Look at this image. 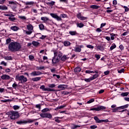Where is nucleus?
I'll return each instance as SVG.
<instances>
[{"instance_id": "f257e3e1", "label": "nucleus", "mask_w": 129, "mask_h": 129, "mask_svg": "<svg viewBox=\"0 0 129 129\" xmlns=\"http://www.w3.org/2000/svg\"><path fill=\"white\" fill-rule=\"evenodd\" d=\"M21 44L17 42H12L8 46V49L11 52H18V51L21 50Z\"/></svg>"}, {"instance_id": "f03ea898", "label": "nucleus", "mask_w": 129, "mask_h": 129, "mask_svg": "<svg viewBox=\"0 0 129 129\" xmlns=\"http://www.w3.org/2000/svg\"><path fill=\"white\" fill-rule=\"evenodd\" d=\"M7 114L11 119H17V118H19L20 117V115H19V112L12 111H10L7 113Z\"/></svg>"}, {"instance_id": "7ed1b4c3", "label": "nucleus", "mask_w": 129, "mask_h": 129, "mask_svg": "<svg viewBox=\"0 0 129 129\" xmlns=\"http://www.w3.org/2000/svg\"><path fill=\"white\" fill-rule=\"evenodd\" d=\"M27 29L28 30L24 31V33H26L27 35H31L34 32V27L30 23L27 25Z\"/></svg>"}, {"instance_id": "20e7f679", "label": "nucleus", "mask_w": 129, "mask_h": 129, "mask_svg": "<svg viewBox=\"0 0 129 129\" xmlns=\"http://www.w3.org/2000/svg\"><path fill=\"white\" fill-rule=\"evenodd\" d=\"M50 15L52 18L55 19L57 21H62V19L61 18H66V17H67V15L66 14H61L60 17L57 15V14L54 13H50Z\"/></svg>"}, {"instance_id": "39448f33", "label": "nucleus", "mask_w": 129, "mask_h": 129, "mask_svg": "<svg viewBox=\"0 0 129 129\" xmlns=\"http://www.w3.org/2000/svg\"><path fill=\"white\" fill-rule=\"evenodd\" d=\"M16 81H20L21 83H24V82H27V81H28V79L24 76H20L18 75L16 76Z\"/></svg>"}, {"instance_id": "423d86ee", "label": "nucleus", "mask_w": 129, "mask_h": 129, "mask_svg": "<svg viewBox=\"0 0 129 129\" xmlns=\"http://www.w3.org/2000/svg\"><path fill=\"white\" fill-rule=\"evenodd\" d=\"M40 116L41 117L47 118H52V115L49 113H42L40 114Z\"/></svg>"}, {"instance_id": "0eeeda50", "label": "nucleus", "mask_w": 129, "mask_h": 129, "mask_svg": "<svg viewBox=\"0 0 129 129\" xmlns=\"http://www.w3.org/2000/svg\"><path fill=\"white\" fill-rule=\"evenodd\" d=\"M53 53L54 57H58L59 59L62 57V54L61 51L58 50H54Z\"/></svg>"}, {"instance_id": "6e6552de", "label": "nucleus", "mask_w": 129, "mask_h": 129, "mask_svg": "<svg viewBox=\"0 0 129 129\" xmlns=\"http://www.w3.org/2000/svg\"><path fill=\"white\" fill-rule=\"evenodd\" d=\"M106 107L103 106H99L97 107L92 108H91V110H96V111H99L100 110H103V109H105Z\"/></svg>"}, {"instance_id": "1a4fd4ad", "label": "nucleus", "mask_w": 129, "mask_h": 129, "mask_svg": "<svg viewBox=\"0 0 129 129\" xmlns=\"http://www.w3.org/2000/svg\"><path fill=\"white\" fill-rule=\"evenodd\" d=\"M84 48V46L83 45H76L75 47V52H81V48Z\"/></svg>"}, {"instance_id": "9d476101", "label": "nucleus", "mask_w": 129, "mask_h": 129, "mask_svg": "<svg viewBox=\"0 0 129 129\" xmlns=\"http://www.w3.org/2000/svg\"><path fill=\"white\" fill-rule=\"evenodd\" d=\"M40 89H42L43 91H55V89H51L50 88H45V86L42 85L40 87Z\"/></svg>"}, {"instance_id": "9b49d317", "label": "nucleus", "mask_w": 129, "mask_h": 129, "mask_svg": "<svg viewBox=\"0 0 129 129\" xmlns=\"http://www.w3.org/2000/svg\"><path fill=\"white\" fill-rule=\"evenodd\" d=\"M42 74H43V73L40 71H33L30 73L31 76H39L42 75Z\"/></svg>"}, {"instance_id": "f8f14e48", "label": "nucleus", "mask_w": 129, "mask_h": 129, "mask_svg": "<svg viewBox=\"0 0 129 129\" xmlns=\"http://www.w3.org/2000/svg\"><path fill=\"white\" fill-rule=\"evenodd\" d=\"M77 17L79 20H81V21H85V20H87V17H84L82 16L81 13H79L77 14Z\"/></svg>"}, {"instance_id": "ddd939ff", "label": "nucleus", "mask_w": 129, "mask_h": 129, "mask_svg": "<svg viewBox=\"0 0 129 129\" xmlns=\"http://www.w3.org/2000/svg\"><path fill=\"white\" fill-rule=\"evenodd\" d=\"M1 79H3V80H10L11 77L8 75L4 74L1 76Z\"/></svg>"}, {"instance_id": "4468645a", "label": "nucleus", "mask_w": 129, "mask_h": 129, "mask_svg": "<svg viewBox=\"0 0 129 129\" xmlns=\"http://www.w3.org/2000/svg\"><path fill=\"white\" fill-rule=\"evenodd\" d=\"M59 57H56V56H54V57L52 59V63L53 65L57 64L59 62Z\"/></svg>"}, {"instance_id": "2eb2a0df", "label": "nucleus", "mask_w": 129, "mask_h": 129, "mask_svg": "<svg viewBox=\"0 0 129 129\" xmlns=\"http://www.w3.org/2000/svg\"><path fill=\"white\" fill-rule=\"evenodd\" d=\"M8 3L9 5L14 6V9H16V8H17L18 3L16 1H9Z\"/></svg>"}, {"instance_id": "dca6fc26", "label": "nucleus", "mask_w": 129, "mask_h": 129, "mask_svg": "<svg viewBox=\"0 0 129 129\" xmlns=\"http://www.w3.org/2000/svg\"><path fill=\"white\" fill-rule=\"evenodd\" d=\"M68 86L67 85H59L57 86V88H59L61 90H64V89L67 88Z\"/></svg>"}, {"instance_id": "f3484780", "label": "nucleus", "mask_w": 129, "mask_h": 129, "mask_svg": "<svg viewBox=\"0 0 129 129\" xmlns=\"http://www.w3.org/2000/svg\"><path fill=\"white\" fill-rule=\"evenodd\" d=\"M62 118L63 117H55L54 119L56 122H57V123H60L61 122V120H60V119H62Z\"/></svg>"}, {"instance_id": "a211bd4d", "label": "nucleus", "mask_w": 129, "mask_h": 129, "mask_svg": "<svg viewBox=\"0 0 129 129\" xmlns=\"http://www.w3.org/2000/svg\"><path fill=\"white\" fill-rule=\"evenodd\" d=\"M0 10L2 11H7L8 10V7L6 5H1L0 6Z\"/></svg>"}, {"instance_id": "6ab92c4d", "label": "nucleus", "mask_w": 129, "mask_h": 129, "mask_svg": "<svg viewBox=\"0 0 129 129\" xmlns=\"http://www.w3.org/2000/svg\"><path fill=\"white\" fill-rule=\"evenodd\" d=\"M11 30H12V31L16 32L19 30V27H17L16 26H12L11 27Z\"/></svg>"}, {"instance_id": "aec40b11", "label": "nucleus", "mask_w": 129, "mask_h": 129, "mask_svg": "<svg viewBox=\"0 0 129 129\" xmlns=\"http://www.w3.org/2000/svg\"><path fill=\"white\" fill-rule=\"evenodd\" d=\"M41 80V77H35L32 79V81L34 82H36L37 81H40Z\"/></svg>"}, {"instance_id": "412c9836", "label": "nucleus", "mask_w": 129, "mask_h": 129, "mask_svg": "<svg viewBox=\"0 0 129 129\" xmlns=\"http://www.w3.org/2000/svg\"><path fill=\"white\" fill-rule=\"evenodd\" d=\"M16 123H17L18 124H23V123H27V121L26 120H19V121H17L16 122Z\"/></svg>"}, {"instance_id": "4be33fe9", "label": "nucleus", "mask_w": 129, "mask_h": 129, "mask_svg": "<svg viewBox=\"0 0 129 129\" xmlns=\"http://www.w3.org/2000/svg\"><path fill=\"white\" fill-rule=\"evenodd\" d=\"M110 35L111 40H112V41H113V40H114V39H115L116 38L115 36H116V34L114 33H110Z\"/></svg>"}, {"instance_id": "5701e85b", "label": "nucleus", "mask_w": 129, "mask_h": 129, "mask_svg": "<svg viewBox=\"0 0 129 129\" xmlns=\"http://www.w3.org/2000/svg\"><path fill=\"white\" fill-rule=\"evenodd\" d=\"M80 71H81L80 67H77L74 69V72H75V73H79Z\"/></svg>"}, {"instance_id": "b1692460", "label": "nucleus", "mask_w": 129, "mask_h": 129, "mask_svg": "<svg viewBox=\"0 0 129 129\" xmlns=\"http://www.w3.org/2000/svg\"><path fill=\"white\" fill-rule=\"evenodd\" d=\"M55 2L54 1L46 3V5H47L48 6H50V7L52 6H55Z\"/></svg>"}, {"instance_id": "393cba45", "label": "nucleus", "mask_w": 129, "mask_h": 129, "mask_svg": "<svg viewBox=\"0 0 129 129\" xmlns=\"http://www.w3.org/2000/svg\"><path fill=\"white\" fill-rule=\"evenodd\" d=\"M94 118L96 121V122H97L98 123H101V120L99 119L97 116H95Z\"/></svg>"}, {"instance_id": "a878e982", "label": "nucleus", "mask_w": 129, "mask_h": 129, "mask_svg": "<svg viewBox=\"0 0 129 129\" xmlns=\"http://www.w3.org/2000/svg\"><path fill=\"white\" fill-rule=\"evenodd\" d=\"M128 107V104H126L123 106L118 107L119 109H124V108H127Z\"/></svg>"}, {"instance_id": "bb28decb", "label": "nucleus", "mask_w": 129, "mask_h": 129, "mask_svg": "<svg viewBox=\"0 0 129 129\" xmlns=\"http://www.w3.org/2000/svg\"><path fill=\"white\" fill-rule=\"evenodd\" d=\"M71 44V43H70V42L68 41H65L63 43V45L66 47H68V46H70Z\"/></svg>"}, {"instance_id": "cd10ccee", "label": "nucleus", "mask_w": 129, "mask_h": 129, "mask_svg": "<svg viewBox=\"0 0 129 129\" xmlns=\"http://www.w3.org/2000/svg\"><path fill=\"white\" fill-rule=\"evenodd\" d=\"M41 20L43 21V22H47V21H49V18L47 17H42Z\"/></svg>"}, {"instance_id": "c85d7f7f", "label": "nucleus", "mask_w": 129, "mask_h": 129, "mask_svg": "<svg viewBox=\"0 0 129 129\" xmlns=\"http://www.w3.org/2000/svg\"><path fill=\"white\" fill-rule=\"evenodd\" d=\"M90 8L91 9H95V10H97V9H99V8H100V7H99L97 5H91L90 6Z\"/></svg>"}, {"instance_id": "c756f323", "label": "nucleus", "mask_w": 129, "mask_h": 129, "mask_svg": "<svg viewBox=\"0 0 129 129\" xmlns=\"http://www.w3.org/2000/svg\"><path fill=\"white\" fill-rule=\"evenodd\" d=\"M97 49L98 50H99V51H104V48H103V46H98L97 47Z\"/></svg>"}, {"instance_id": "7c9ffc66", "label": "nucleus", "mask_w": 129, "mask_h": 129, "mask_svg": "<svg viewBox=\"0 0 129 129\" xmlns=\"http://www.w3.org/2000/svg\"><path fill=\"white\" fill-rule=\"evenodd\" d=\"M32 45H33L35 47H38L39 46V42L37 41H32Z\"/></svg>"}, {"instance_id": "2f4dec72", "label": "nucleus", "mask_w": 129, "mask_h": 129, "mask_svg": "<svg viewBox=\"0 0 129 129\" xmlns=\"http://www.w3.org/2000/svg\"><path fill=\"white\" fill-rule=\"evenodd\" d=\"M25 5L26 6H32V5H34V2H25Z\"/></svg>"}, {"instance_id": "473e14b6", "label": "nucleus", "mask_w": 129, "mask_h": 129, "mask_svg": "<svg viewBox=\"0 0 129 129\" xmlns=\"http://www.w3.org/2000/svg\"><path fill=\"white\" fill-rule=\"evenodd\" d=\"M115 48H116V45H115V44L114 43H113L111 46L110 49L111 51H112V50H113V49H115Z\"/></svg>"}, {"instance_id": "72a5a7b5", "label": "nucleus", "mask_w": 129, "mask_h": 129, "mask_svg": "<svg viewBox=\"0 0 129 129\" xmlns=\"http://www.w3.org/2000/svg\"><path fill=\"white\" fill-rule=\"evenodd\" d=\"M4 16L6 17H14V15H13L12 13H5L4 14Z\"/></svg>"}, {"instance_id": "f704fd0d", "label": "nucleus", "mask_w": 129, "mask_h": 129, "mask_svg": "<svg viewBox=\"0 0 129 129\" xmlns=\"http://www.w3.org/2000/svg\"><path fill=\"white\" fill-rule=\"evenodd\" d=\"M77 26L79 28H83V27H84V24L83 23H78Z\"/></svg>"}, {"instance_id": "c9c22d12", "label": "nucleus", "mask_w": 129, "mask_h": 129, "mask_svg": "<svg viewBox=\"0 0 129 129\" xmlns=\"http://www.w3.org/2000/svg\"><path fill=\"white\" fill-rule=\"evenodd\" d=\"M69 34L71 36H75L77 33H76V31H69Z\"/></svg>"}, {"instance_id": "e433bc0d", "label": "nucleus", "mask_w": 129, "mask_h": 129, "mask_svg": "<svg viewBox=\"0 0 129 129\" xmlns=\"http://www.w3.org/2000/svg\"><path fill=\"white\" fill-rule=\"evenodd\" d=\"M69 58L66 55H63L61 58V61H66Z\"/></svg>"}, {"instance_id": "4c0bfd02", "label": "nucleus", "mask_w": 129, "mask_h": 129, "mask_svg": "<svg viewBox=\"0 0 129 129\" xmlns=\"http://www.w3.org/2000/svg\"><path fill=\"white\" fill-rule=\"evenodd\" d=\"M128 94H129V93L126 92H123V93H122L121 94V96L124 97V96H127V95H128Z\"/></svg>"}, {"instance_id": "58836bf2", "label": "nucleus", "mask_w": 129, "mask_h": 129, "mask_svg": "<svg viewBox=\"0 0 129 129\" xmlns=\"http://www.w3.org/2000/svg\"><path fill=\"white\" fill-rule=\"evenodd\" d=\"M39 28L41 31H43V30H44V25L42 24H39Z\"/></svg>"}, {"instance_id": "ea45409f", "label": "nucleus", "mask_w": 129, "mask_h": 129, "mask_svg": "<svg viewBox=\"0 0 129 129\" xmlns=\"http://www.w3.org/2000/svg\"><path fill=\"white\" fill-rule=\"evenodd\" d=\"M4 59L5 60H12V56H5L4 57Z\"/></svg>"}, {"instance_id": "a19ab883", "label": "nucleus", "mask_w": 129, "mask_h": 129, "mask_svg": "<svg viewBox=\"0 0 129 129\" xmlns=\"http://www.w3.org/2000/svg\"><path fill=\"white\" fill-rule=\"evenodd\" d=\"M20 108V106L18 105H14L13 106V109H14V110H17L18 109H19Z\"/></svg>"}, {"instance_id": "79ce46f5", "label": "nucleus", "mask_w": 129, "mask_h": 129, "mask_svg": "<svg viewBox=\"0 0 129 129\" xmlns=\"http://www.w3.org/2000/svg\"><path fill=\"white\" fill-rule=\"evenodd\" d=\"M77 127H81V126L78 125L74 124L73 126L72 127V129L77 128Z\"/></svg>"}, {"instance_id": "37998d69", "label": "nucleus", "mask_w": 129, "mask_h": 129, "mask_svg": "<svg viewBox=\"0 0 129 129\" xmlns=\"http://www.w3.org/2000/svg\"><path fill=\"white\" fill-rule=\"evenodd\" d=\"M19 19L21 20H23V21H25L26 20L27 18H26L25 16H19Z\"/></svg>"}, {"instance_id": "c03bdc74", "label": "nucleus", "mask_w": 129, "mask_h": 129, "mask_svg": "<svg viewBox=\"0 0 129 129\" xmlns=\"http://www.w3.org/2000/svg\"><path fill=\"white\" fill-rule=\"evenodd\" d=\"M84 80L86 82H90V81H92V79H91V78L85 79Z\"/></svg>"}, {"instance_id": "a18cd8bd", "label": "nucleus", "mask_w": 129, "mask_h": 129, "mask_svg": "<svg viewBox=\"0 0 129 129\" xmlns=\"http://www.w3.org/2000/svg\"><path fill=\"white\" fill-rule=\"evenodd\" d=\"M55 85L54 84H49L48 85V87H49V88H54V87H55Z\"/></svg>"}, {"instance_id": "49530a36", "label": "nucleus", "mask_w": 129, "mask_h": 129, "mask_svg": "<svg viewBox=\"0 0 129 129\" xmlns=\"http://www.w3.org/2000/svg\"><path fill=\"white\" fill-rule=\"evenodd\" d=\"M12 87H13V88H14L15 89H16V88H17V87H18V84H17V83L15 82L13 85Z\"/></svg>"}, {"instance_id": "de8ad7c7", "label": "nucleus", "mask_w": 129, "mask_h": 129, "mask_svg": "<svg viewBox=\"0 0 129 129\" xmlns=\"http://www.w3.org/2000/svg\"><path fill=\"white\" fill-rule=\"evenodd\" d=\"M92 102H94V99H91L90 100L87 102V103L90 104L92 103Z\"/></svg>"}, {"instance_id": "09e8293b", "label": "nucleus", "mask_w": 129, "mask_h": 129, "mask_svg": "<svg viewBox=\"0 0 129 129\" xmlns=\"http://www.w3.org/2000/svg\"><path fill=\"white\" fill-rule=\"evenodd\" d=\"M0 64L1 65H4V66H7L8 65V63L5 62V61H2Z\"/></svg>"}, {"instance_id": "8fccbe9b", "label": "nucleus", "mask_w": 129, "mask_h": 129, "mask_svg": "<svg viewBox=\"0 0 129 129\" xmlns=\"http://www.w3.org/2000/svg\"><path fill=\"white\" fill-rule=\"evenodd\" d=\"M105 39L107 40L108 42H110V40H111V38L109 36H106L105 37Z\"/></svg>"}, {"instance_id": "3c124183", "label": "nucleus", "mask_w": 129, "mask_h": 129, "mask_svg": "<svg viewBox=\"0 0 129 129\" xmlns=\"http://www.w3.org/2000/svg\"><path fill=\"white\" fill-rule=\"evenodd\" d=\"M44 68H45V67H36L37 70H43V69H44Z\"/></svg>"}, {"instance_id": "603ef678", "label": "nucleus", "mask_w": 129, "mask_h": 129, "mask_svg": "<svg viewBox=\"0 0 129 129\" xmlns=\"http://www.w3.org/2000/svg\"><path fill=\"white\" fill-rule=\"evenodd\" d=\"M29 60H30V61H33V60H34V56H33L32 55H30L29 56Z\"/></svg>"}, {"instance_id": "864d4df0", "label": "nucleus", "mask_w": 129, "mask_h": 129, "mask_svg": "<svg viewBox=\"0 0 129 129\" xmlns=\"http://www.w3.org/2000/svg\"><path fill=\"white\" fill-rule=\"evenodd\" d=\"M9 20L10 21H12V22H14V21H16V18L15 17H10L9 18Z\"/></svg>"}, {"instance_id": "5fc2aeb1", "label": "nucleus", "mask_w": 129, "mask_h": 129, "mask_svg": "<svg viewBox=\"0 0 129 129\" xmlns=\"http://www.w3.org/2000/svg\"><path fill=\"white\" fill-rule=\"evenodd\" d=\"M118 109H119L118 107L117 108H115L112 109V112H116L117 111V110H118Z\"/></svg>"}, {"instance_id": "6e6d98bb", "label": "nucleus", "mask_w": 129, "mask_h": 129, "mask_svg": "<svg viewBox=\"0 0 129 129\" xmlns=\"http://www.w3.org/2000/svg\"><path fill=\"white\" fill-rule=\"evenodd\" d=\"M90 128L91 129H95V128H97V126L95 125H92L90 126Z\"/></svg>"}, {"instance_id": "4d7b16f0", "label": "nucleus", "mask_w": 129, "mask_h": 129, "mask_svg": "<svg viewBox=\"0 0 129 129\" xmlns=\"http://www.w3.org/2000/svg\"><path fill=\"white\" fill-rule=\"evenodd\" d=\"M92 80H94V79L97 78V75H94L93 77H91Z\"/></svg>"}, {"instance_id": "13d9d810", "label": "nucleus", "mask_w": 129, "mask_h": 129, "mask_svg": "<svg viewBox=\"0 0 129 129\" xmlns=\"http://www.w3.org/2000/svg\"><path fill=\"white\" fill-rule=\"evenodd\" d=\"M87 47L88 48H89V49H93V48H94V46H93V45H87Z\"/></svg>"}, {"instance_id": "bf43d9fd", "label": "nucleus", "mask_w": 129, "mask_h": 129, "mask_svg": "<svg viewBox=\"0 0 129 129\" xmlns=\"http://www.w3.org/2000/svg\"><path fill=\"white\" fill-rule=\"evenodd\" d=\"M47 111H49V108H44L42 110V112H47Z\"/></svg>"}, {"instance_id": "052dcab7", "label": "nucleus", "mask_w": 129, "mask_h": 129, "mask_svg": "<svg viewBox=\"0 0 129 129\" xmlns=\"http://www.w3.org/2000/svg\"><path fill=\"white\" fill-rule=\"evenodd\" d=\"M11 43V38H8L6 40V44H10Z\"/></svg>"}, {"instance_id": "680f3d73", "label": "nucleus", "mask_w": 129, "mask_h": 129, "mask_svg": "<svg viewBox=\"0 0 129 129\" xmlns=\"http://www.w3.org/2000/svg\"><path fill=\"white\" fill-rule=\"evenodd\" d=\"M119 73H123L124 72V69H122L118 71Z\"/></svg>"}, {"instance_id": "e2e57ef3", "label": "nucleus", "mask_w": 129, "mask_h": 129, "mask_svg": "<svg viewBox=\"0 0 129 129\" xmlns=\"http://www.w3.org/2000/svg\"><path fill=\"white\" fill-rule=\"evenodd\" d=\"M86 73L89 74L90 73H94V72L88 70V71H86Z\"/></svg>"}, {"instance_id": "0e129e2a", "label": "nucleus", "mask_w": 129, "mask_h": 129, "mask_svg": "<svg viewBox=\"0 0 129 129\" xmlns=\"http://www.w3.org/2000/svg\"><path fill=\"white\" fill-rule=\"evenodd\" d=\"M33 121H34V120H32V119H29L27 121H26L27 123H28V122L29 123H31V122H33Z\"/></svg>"}, {"instance_id": "69168bd1", "label": "nucleus", "mask_w": 129, "mask_h": 129, "mask_svg": "<svg viewBox=\"0 0 129 129\" xmlns=\"http://www.w3.org/2000/svg\"><path fill=\"white\" fill-rule=\"evenodd\" d=\"M106 23H102L100 26V29H102V28H103V27L106 26Z\"/></svg>"}, {"instance_id": "338daca9", "label": "nucleus", "mask_w": 129, "mask_h": 129, "mask_svg": "<svg viewBox=\"0 0 129 129\" xmlns=\"http://www.w3.org/2000/svg\"><path fill=\"white\" fill-rule=\"evenodd\" d=\"M95 57L96 58L97 60H99V59H100V55L96 54L95 55Z\"/></svg>"}, {"instance_id": "774afa93", "label": "nucleus", "mask_w": 129, "mask_h": 129, "mask_svg": "<svg viewBox=\"0 0 129 129\" xmlns=\"http://www.w3.org/2000/svg\"><path fill=\"white\" fill-rule=\"evenodd\" d=\"M5 72H6V73H10V72H11V69H7L5 70Z\"/></svg>"}]
</instances>
